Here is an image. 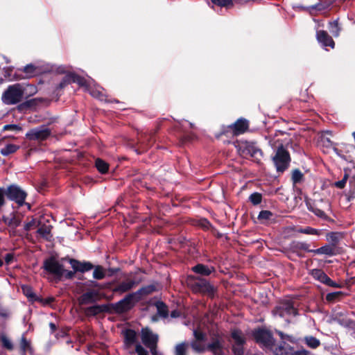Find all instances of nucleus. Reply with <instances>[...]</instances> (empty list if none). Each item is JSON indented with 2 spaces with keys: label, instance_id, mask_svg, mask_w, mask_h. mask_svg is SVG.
Instances as JSON below:
<instances>
[{
  "label": "nucleus",
  "instance_id": "obj_19",
  "mask_svg": "<svg viewBox=\"0 0 355 355\" xmlns=\"http://www.w3.org/2000/svg\"><path fill=\"white\" fill-rule=\"evenodd\" d=\"M136 285V282L132 279H126L118 284L114 289V292L120 294L125 293L132 289Z\"/></svg>",
  "mask_w": 355,
  "mask_h": 355
},
{
  "label": "nucleus",
  "instance_id": "obj_52",
  "mask_svg": "<svg viewBox=\"0 0 355 355\" xmlns=\"http://www.w3.org/2000/svg\"><path fill=\"white\" fill-rule=\"evenodd\" d=\"M277 333L279 334V336L281 337L282 339H287V340H290L292 343L295 342V340H294V338L292 336H288V335H286V334H284L283 332H282L280 331H277Z\"/></svg>",
  "mask_w": 355,
  "mask_h": 355
},
{
  "label": "nucleus",
  "instance_id": "obj_47",
  "mask_svg": "<svg viewBox=\"0 0 355 355\" xmlns=\"http://www.w3.org/2000/svg\"><path fill=\"white\" fill-rule=\"evenodd\" d=\"M135 350L138 355H148V352L140 345H136Z\"/></svg>",
  "mask_w": 355,
  "mask_h": 355
},
{
  "label": "nucleus",
  "instance_id": "obj_8",
  "mask_svg": "<svg viewBox=\"0 0 355 355\" xmlns=\"http://www.w3.org/2000/svg\"><path fill=\"white\" fill-rule=\"evenodd\" d=\"M239 152L243 156H248L259 159L261 156V151L254 144L248 142L239 145Z\"/></svg>",
  "mask_w": 355,
  "mask_h": 355
},
{
  "label": "nucleus",
  "instance_id": "obj_30",
  "mask_svg": "<svg viewBox=\"0 0 355 355\" xmlns=\"http://www.w3.org/2000/svg\"><path fill=\"white\" fill-rule=\"evenodd\" d=\"M124 337L127 344H132L136 338V333L133 330L128 329L124 332Z\"/></svg>",
  "mask_w": 355,
  "mask_h": 355
},
{
  "label": "nucleus",
  "instance_id": "obj_34",
  "mask_svg": "<svg viewBox=\"0 0 355 355\" xmlns=\"http://www.w3.org/2000/svg\"><path fill=\"white\" fill-rule=\"evenodd\" d=\"M93 277L96 279H102L105 277V270L101 266H97L95 268L93 272Z\"/></svg>",
  "mask_w": 355,
  "mask_h": 355
},
{
  "label": "nucleus",
  "instance_id": "obj_25",
  "mask_svg": "<svg viewBox=\"0 0 355 355\" xmlns=\"http://www.w3.org/2000/svg\"><path fill=\"white\" fill-rule=\"evenodd\" d=\"M51 226L49 225H41L37 230V233L42 238L49 240L51 237Z\"/></svg>",
  "mask_w": 355,
  "mask_h": 355
},
{
  "label": "nucleus",
  "instance_id": "obj_18",
  "mask_svg": "<svg viewBox=\"0 0 355 355\" xmlns=\"http://www.w3.org/2000/svg\"><path fill=\"white\" fill-rule=\"evenodd\" d=\"M235 135H240L245 132L248 128V121L245 119H239L231 126Z\"/></svg>",
  "mask_w": 355,
  "mask_h": 355
},
{
  "label": "nucleus",
  "instance_id": "obj_23",
  "mask_svg": "<svg viewBox=\"0 0 355 355\" xmlns=\"http://www.w3.org/2000/svg\"><path fill=\"white\" fill-rule=\"evenodd\" d=\"M98 294L96 291H89L84 293L81 296V303L82 304H88L92 303L96 300L97 298Z\"/></svg>",
  "mask_w": 355,
  "mask_h": 355
},
{
  "label": "nucleus",
  "instance_id": "obj_16",
  "mask_svg": "<svg viewBox=\"0 0 355 355\" xmlns=\"http://www.w3.org/2000/svg\"><path fill=\"white\" fill-rule=\"evenodd\" d=\"M69 261L74 272H84L90 270L93 268L92 265L89 262H80L73 259H69Z\"/></svg>",
  "mask_w": 355,
  "mask_h": 355
},
{
  "label": "nucleus",
  "instance_id": "obj_62",
  "mask_svg": "<svg viewBox=\"0 0 355 355\" xmlns=\"http://www.w3.org/2000/svg\"><path fill=\"white\" fill-rule=\"evenodd\" d=\"M73 274H74V272L68 271V272H67L66 275L67 277L71 278L73 276Z\"/></svg>",
  "mask_w": 355,
  "mask_h": 355
},
{
  "label": "nucleus",
  "instance_id": "obj_22",
  "mask_svg": "<svg viewBox=\"0 0 355 355\" xmlns=\"http://www.w3.org/2000/svg\"><path fill=\"white\" fill-rule=\"evenodd\" d=\"M343 239V235L340 233L338 232H331L327 234V240L328 242L334 246V248L336 245L339 243V241Z\"/></svg>",
  "mask_w": 355,
  "mask_h": 355
},
{
  "label": "nucleus",
  "instance_id": "obj_17",
  "mask_svg": "<svg viewBox=\"0 0 355 355\" xmlns=\"http://www.w3.org/2000/svg\"><path fill=\"white\" fill-rule=\"evenodd\" d=\"M194 336L196 339V341L193 342L191 344L192 348L198 352H203L205 350V347L202 346L198 341L204 340L205 338V334L200 329H198L193 331Z\"/></svg>",
  "mask_w": 355,
  "mask_h": 355
},
{
  "label": "nucleus",
  "instance_id": "obj_55",
  "mask_svg": "<svg viewBox=\"0 0 355 355\" xmlns=\"http://www.w3.org/2000/svg\"><path fill=\"white\" fill-rule=\"evenodd\" d=\"M322 282L328 286H330L332 283V280L325 274Z\"/></svg>",
  "mask_w": 355,
  "mask_h": 355
},
{
  "label": "nucleus",
  "instance_id": "obj_37",
  "mask_svg": "<svg viewBox=\"0 0 355 355\" xmlns=\"http://www.w3.org/2000/svg\"><path fill=\"white\" fill-rule=\"evenodd\" d=\"M73 79V73H68L67 74L61 81V83L59 84V87L60 89H62L64 87L67 85L72 83Z\"/></svg>",
  "mask_w": 355,
  "mask_h": 355
},
{
  "label": "nucleus",
  "instance_id": "obj_38",
  "mask_svg": "<svg viewBox=\"0 0 355 355\" xmlns=\"http://www.w3.org/2000/svg\"><path fill=\"white\" fill-rule=\"evenodd\" d=\"M311 274L315 279L319 280L321 282H322L323 278L325 275V273L323 271L318 269L313 270Z\"/></svg>",
  "mask_w": 355,
  "mask_h": 355
},
{
  "label": "nucleus",
  "instance_id": "obj_39",
  "mask_svg": "<svg viewBox=\"0 0 355 355\" xmlns=\"http://www.w3.org/2000/svg\"><path fill=\"white\" fill-rule=\"evenodd\" d=\"M250 200L254 205H258L261 202V195L259 193H254L250 196Z\"/></svg>",
  "mask_w": 355,
  "mask_h": 355
},
{
  "label": "nucleus",
  "instance_id": "obj_5",
  "mask_svg": "<svg viewBox=\"0 0 355 355\" xmlns=\"http://www.w3.org/2000/svg\"><path fill=\"white\" fill-rule=\"evenodd\" d=\"M158 337L156 334H154L148 329H143L141 331V340L143 343L150 348L153 355H156V344L157 342Z\"/></svg>",
  "mask_w": 355,
  "mask_h": 355
},
{
  "label": "nucleus",
  "instance_id": "obj_28",
  "mask_svg": "<svg viewBox=\"0 0 355 355\" xmlns=\"http://www.w3.org/2000/svg\"><path fill=\"white\" fill-rule=\"evenodd\" d=\"M304 340L306 344L313 349L317 348L320 344V340L313 336H306L304 338Z\"/></svg>",
  "mask_w": 355,
  "mask_h": 355
},
{
  "label": "nucleus",
  "instance_id": "obj_44",
  "mask_svg": "<svg viewBox=\"0 0 355 355\" xmlns=\"http://www.w3.org/2000/svg\"><path fill=\"white\" fill-rule=\"evenodd\" d=\"M1 340L2 342V344L3 347H6L7 349H11L12 348V345L10 340L6 336H2L1 338Z\"/></svg>",
  "mask_w": 355,
  "mask_h": 355
},
{
  "label": "nucleus",
  "instance_id": "obj_43",
  "mask_svg": "<svg viewBox=\"0 0 355 355\" xmlns=\"http://www.w3.org/2000/svg\"><path fill=\"white\" fill-rule=\"evenodd\" d=\"M309 209L313 211L318 217L325 218L327 217L326 214L320 209L311 207Z\"/></svg>",
  "mask_w": 355,
  "mask_h": 355
},
{
  "label": "nucleus",
  "instance_id": "obj_9",
  "mask_svg": "<svg viewBox=\"0 0 355 355\" xmlns=\"http://www.w3.org/2000/svg\"><path fill=\"white\" fill-rule=\"evenodd\" d=\"M44 267L46 270L59 277L65 272L62 265L53 257L45 261Z\"/></svg>",
  "mask_w": 355,
  "mask_h": 355
},
{
  "label": "nucleus",
  "instance_id": "obj_35",
  "mask_svg": "<svg viewBox=\"0 0 355 355\" xmlns=\"http://www.w3.org/2000/svg\"><path fill=\"white\" fill-rule=\"evenodd\" d=\"M272 216V212H270V211L264 210V211H261L259 213L258 218L259 220H262L263 222H266L267 220H270Z\"/></svg>",
  "mask_w": 355,
  "mask_h": 355
},
{
  "label": "nucleus",
  "instance_id": "obj_33",
  "mask_svg": "<svg viewBox=\"0 0 355 355\" xmlns=\"http://www.w3.org/2000/svg\"><path fill=\"white\" fill-rule=\"evenodd\" d=\"M298 232L306 234H312V235H318L320 234V231L310 227H307L305 228H300L297 230Z\"/></svg>",
  "mask_w": 355,
  "mask_h": 355
},
{
  "label": "nucleus",
  "instance_id": "obj_20",
  "mask_svg": "<svg viewBox=\"0 0 355 355\" xmlns=\"http://www.w3.org/2000/svg\"><path fill=\"white\" fill-rule=\"evenodd\" d=\"M192 270L196 273L203 275V276H208L212 272L214 271V268L213 267H209V266H205L203 264H198V265L195 266L194 267H193Z\"/></svg>",
  "mask_w": 355,
  "mask_h": 355
},
{
  "label": "nucleus",
  "instance_id": "obj_64",
  "mask_svg": "<svg viewBox=\"0 0 355 355\" xmlns=\"http://www.w3.org/2000/svg\"><path fill=\"white\" fill-rule=\"evenodd\" d=\"M208 225H209V223H208L206 220H204L202 221V225H203L204 227H207L208 226Z\"/></svg>",
  "mask_w": 355,
  "mask_h": 355
},
{
  "label": "nucleus",
  "instance_id": "obj_24",
  "mask_svg": "<svg viewBox=\"0 0 355 355\" xmlns=\"http://www.w3.org/2000/svg\"><path fill=\"white\" fill-rule=\"evenodd\" d=\"M106 310L105 306L94 305L85 309V313L87 315H95Z\"/></svg>",
  "mask_w": 355,
  "mask_h": 355
},
{
  "label": "nucleus",
  "instance_id": "obj_1",
  "mask_svg": "<svg viewBox=\"0 0 355 355\" xmlns=\"http://www.w3.org/2000/svg\"><path fill=\"white\" fill-rule=\"evenodd\" d=\"M36 87L32 85L14 84L10 85L2 96V101L7 105H14L36 93Z\"/></svg>",
  "mask_w": 355,
  "mask_h": 355
},
{
  "label": "nucleus",
  "instance_id": "obj_54",
  "mask_svg": "<svg viewBox=\"0 0 355 355\" xmlns=\"http://www.w3.org/2000/svg\"><path fill=\"white\" fill-rule=\"evenodd\" d=\"M322 282L328 286H330L332 283V280L325 274Z\"/></svg>",
  "mask_w": 355,
  "mask_h": 355
},
{
  "label": "nucleus",
  "instance_id": "obj_12",
  "mask_svg": "<svg viewBox=\"0 0 355 355\" xmlns=\"http://www.w3.org/2000/svg\"><path fill=\"white\" fill-rule=\"evenodd\" d=\"M2 220L8 227L10 234L12 236L15 235V229L19 225L21 220L15 215H12L10 216H3Z\"/></svg>",
  "mask_w": 355,
  "mask_h": 355
},
{
  "label": "nucleus",
  "instance_id": "obj_53",
  "mask_svg": "<svg viewBox=\"0 0 355 355\" xmlns=\"http://www.w3.org/2000/svg\"><path fill=\"white\" fill-rule=\"evenodd\" d=\"M340 295V293L339 292H335V293H329L327 295V300L328 301H331L333 300L334 298H336V297H338V295Z\"/></svg>",
  "mask_w": 355,
  "mask_h": 355
},
{
  "label": "nucleus",
  "instance_id": "obj_4",
  "mask_svg": "<svg viewBox=\"0 0 355 355\" xmlns=\"http://www.w3.org/2000/svg\"><path fill=\"white\" fill-rule=\"evenodd\" d=\"M272 160L277 171L283 172L288 166L290 155L288 151L282 146L277 148Z\"/></svg>",
  "mask_w": 355,
  "mask_h": 355
},
{
  "label": "nucleus",
  "instance_id": "obj_48",
  "mask_svg": "<svg viewBox=\"0 0 355 355\" xmlns=\"http://www.w3.org/2000/svg\"><path fill=\"white\" fill-rule=\"evenodd\" d=\"M348 178V175H345L344 178H343V180H340V181H338L335 183V185L336 187H337L338 188H340V189H343L345 184H346V181H347V179Z\"/></svg>",
  "mask_w": 355,
  "mask_h": 355
},
{
  "label": "nucleus",
  "instance_id": "obj_56",
  "mask_svg": "<svg viewBox=\"0 0 355 355\" xmlns=\"http://www.w3.org/2000/svg\"><path fill=\"white\" fill-rule=\"evenodd\" d=\"M322 282L328 286H330L332 283V280L325 274Z\"/></svg>",
  "mask_w": 355,
  "mask_h": 355
},
{
  "label": "nucleus",
  "instance_id": "obj_61",
  "mask_svg": "<svg viewBox=\"0 0 355 355\" xmlns=\"http://www.w3.org/2000/svg\"><path fill=\"white\" fill-rule=\"evenodd\" d=\"M90 94H91L93 96H94V97H96V98H98V97L100 96V95H101V92H100L99 91H96V92H92V91H91V92H90Z\"/></svg>",
  "mask_w": 355,
  "mask_h": 355
},
{
  "label": "nucleus",
  "instance_id": "obj_7",
  "mask_svg": "<svg viewBox=\"0 0 355 355\" xmlns=\"http://www.w3.org/2000/svg\"><path fill=\"white\" fill-rule=\"evenodd\" d=\"M6 194L9 199L15 201L19 206L24 203L26 196V193L17 186L9 187Z\"/></svg>",
  "mask_w": 355,
  "mask_h": 355
},
{
  "label": "nucleus",
  "instance_id": "obj_21",
  "mask_svg": "<svg viewBox=\"0 0 355 355\" xmlns=\"http://www.w3.org/2000/svg\"><path fill=\"white\" fill-rule=\"evenodd\" d=\"M315 254H326L329 256H332L336 254V248L331 245H326L316 250H310Z\"/></svg>",
  "mask_w": 355,
  "mask_h": 355
},
{
  "label": "nucleus",
  "instance_id": "obj_45",
  "mask_svg": "<svg viewBox=\"0 0 355 355\" xmlns=\"http://www.w3.org/2000/svg\"><path fill=\"white\" fill-rule=\"evenodd\" d=\"M4 130H12V131H19L21 130V128L15 124H9L6 125L3 127Z\"/></svg>",
  "mask_w": 355,
  "mask_h": 355
},
{
  "label": "nucleus",
  "instance_id": "obj_14",
  "mask_svg": "<svg viewBox=\"0 0 355 355\" xmlns=\"http://www.w3.org/2000/svg\"><path fill=\"white\" fill-rule=\"evenodd\" d=\"M23 71L26 73L24 78H30L43 73L44 70L38 64H30L24 67Z\"/></svg>",
  "mask_w": 355,
  "mask_h": 355
},
{
  "label": "nucleus",
  "instance_id": "obj_10",
  "mask_svg": "<svg viewBox=\"0 0 355 355\" xmlns=\"http://www.w3.org/2000/svg\"><path fill=\"white\" fill-rule=\"evenodd\" d=\"M275 315H279L280 317H284L286 315H297V311L294 308L293 304L290 301H286L282 303L279 306L275 311Z\"/></svg>",
  "mask_w": 355,
  "mask_h": 355
},
{
  "label": "nucleus",
  "instance_id": "obj_49",
  "mask_svg": "<svg viewBox=\"0 0 355 355\" xmlns=\"http://www.w3.org/2000/svg\"><path fill=\"white\" fill-rule=\"evenodd\" d=\"M22 290H23L24 293L27 297H31V298L34 297V294H33L32 290L28 286H23Z\"/></svg>",
  "mask_w": 355,
  "mask_h": 355
},
{
  "label": "nucleus",
  "instance_id": "obj_46",
  "mask_svg": "<svg viewBox=\"0 0 355 355\" xmlns=\"http://www.w3.org/2000/svg\"><path fill=\"white\" fill-rule=\"evenodd\" d=\"M72 83H77L78 85L83 86L85 84V80L83 78L73 73Z\"/></svg>",
  "mask_w": 355,
  "mask_h": 355
},
{
  "label": "nucleus",
  "instance_id": "obj_42",
  "mask_svg": "<svg viewBox=\"0 0 355 355\" xmlns=\"http://www.w3.org/2000/svg\"><path fill=\"white\" fill-rule=\"evenodd\" d=\"M302 173L299 170H295L293 172L292 179L295 183L299 182L302 178Z\"/></svg>",
  "mask_w": 355,
  "mask_h": 355
},
{
  "label": "nucleus",
  "instance_id": "obj_27",
  "mask_svg": "<svg viewBox=\"0 0 355 355\" xmlns=\"http://www.w3.org/2000/svg\"><path fill=\"white\" fill-rule=\"evenodd\" d=\"M95 166L98 171L101 173H105L107 171L108 164L101 159H96Z\"/></svg>",
  "mask_w": 355,
  "mask_h": 355
},
{
  "label": "nucleus",
  "instance_id": "obj_29",
  "mask_svg": "<svg viewBox=\"0 0 355 355\" xmlns=\"http://www.w3.org/2000/svg\"><path fill=\"white\" fill-rule=\"evenodd\" d=\"M18 149V146L14 144H8L3 147L0 152L4 156H8L11 153H15Z\"/></svg>",
  "mask_w": 355,
  "mask_h": 355
},
{
  "label": "nucleus",
  "instance_id": "obj_13",
  "mask_svg": "<svg viewBox=\"0 0 355 355\" xmlns=\"http://www.w3.org/2000/svg\"><path fill=\"white\" fill-rule=\"evenodd\" d=\"M207 349L211 352L214 355H224V345L221 338H215L209 344Z\"/></svg>",
  "mask_w": 355,
  "mask_h": 355
},
{
  "label": "nucleus",
  "instance_id": "obj_31",
  "mask_svg": "<svg viewBox=\"0 0 355 355\" xmlns=\"http://www.w3.org/2000/svg\"><path fill=\"white\" fill-rule=\"evenodd\" d=\"M188 347V344L184 343L177 345L175 349V354L187 355Z\"/></svg>",
  "mask_w": 355,
  "mask_h": 355
},
{
  "label": "nucleus",
  "instance_id": "obj_3",
  "mask_svg": "<svg viewBox=\"0 0 355 355\" xmlns=\"http://www.w3.org/2000/svg\"><path fill=\"white\" fill-rule=\"evenodd\" d=\"M154 290L155 288L153 286H148L142 288L137 293L129 294L125 298H123L122 300L119 301L117 303V309L121 311L130 309L138 295H147L152 293Z\"/></svg>",
  "mask_w": 355,
  "mask_h": 355
},
{
  "label": "nucleus",
  "instance_id": "obj_50",
  "mask_svg": "<svg viewBox=\"0 0 355 355\" xmlns=\"http://www.w3.org/2000/svg\"><path fill=\"white\" fill-rule=\"evenodd\" d=\"M20 346L22 350L26 352L29 348V343L24 338H22L21 340Z\"/></svg>",
  "mask_w": 355,
  "mask_h": 355
},
{
  "label": "nucleus",
  "instance_id": "obj_63",
  "mask_svg": "<svg viewBox=\"0 0 355 355\" xmlns=\"http://www.w3.org/2000/svg\"><path fill=\"white\" fill-rule=\"evenodd\" d=\"M50 327H51V330H52L53 331H55V328H56V327H55V325L53 323H50Z\"/></svg>",
  "mask_w": 355,
  "mask_h": 355
},
{
  "label": "nucleus",
  "instance_id": "obj_60",
  "mask_svg": "<svg viewBox=\"0 0 355 355\" xmlns=\"http://www.w3.org/2000/svg\"><path fill=\"white\" fill-rule=\"evenodd\" d=\"M180 315V312L178 311H173L171 312V315L172 318H178Z\"/></svg>",
  "mask_w": 355,
  "mask_h": 355
},
{
  "label": "nucleus",
  "instance_id": "obj_40",
  "mask_svg": "<svg viewBox=\"0 0 355 355\" xmlns=\"http://www.w3.org/2000/svg\"><path fill=\"white\" fill-rule=\"evenodd\" d=\"M211 1L213 3L220 6L227 7L229 6L233 5L232 0H211Z\"/></svg>",
  "mask_w": 355,
  "mask_h": 355
},
{
  "label": "nucleus",
  "instance_id": "obj_11",
  "mask_svg": "<svg viewBox=\"0 0 355 355\" xmlns=\"http://www.w3.org/2000/svg\"><path fill=\"white\" fill-rule=\"evenodd\" d=\"M193 290L195 292L206 293L212 294L214 288L206 280L199 279H196L192 286Z\"/></svg>",
  "mask_w": 355,
  "mask_h": 355
},
{
  "label": "nucleus",
  "instance_id": "obj_41",
  "mask_svg": "<svg viewBox=\"0 0 355 355\" xmlns=\"http://www.w3.org/2000/svg\"><path fill=\"white\" fill-rule=\"evenodd\" d=\"M243 344H233L232 350L235 355H243Z\"/></svg>",
  "mask_w": 355,
  "mask_h": 355
},
{
  "label": "nucleus",
  "instance_id": "obj_32",
  "mask_svg": "<svg viewBox=\"0 0 355 355\" xmlns=\"http://www.w3.org/2000/svg\"><path fill=\"white\" fill-rule=\"evenodd\" d=\"M157 313L159 315L162 317H166L168 314V311L166 306L162 302H157L155 304Z\"/></svg>",
  "mask_w": 355,
  "mask_h": 355
},
{
  "label": "nucleus",
  "instance_id": "obj_51",
  "mask_svg": "<svg viewBox=\"0 0 355 355\" xmlns=\"http://www.w3.org/2000/svg\"><path fill=\"white\" fill-rule=\"evenodd\" d=\"M35 226H36V220L35 219H32L30 222L25 225L24 229L26 231H28Z\"/></svg>",
  "mask_w": 355,
  "mask_h": 355
},
{
  "label": "nucleus",
  "instance_id": "obj_2",
  "mask_svg": "<svg viewBox=\"0 0 355 355\" xmlns=\"http://www.w3.org/2000/svg\"><path fill=\"white\" fill-rule=\"evenodd\" d=\"M254 336L258 343H261L266 348L272 350L275 355H286V349L282 345L275 348L274 339L269 331L258 329L254 332Z\"/></svg>",
  "mask_w": 355,
  "mask_h": 355
},
{
  "label": "nucleus",
  "instance_id": "obj_26",
  "mask_svg": "<svg viewBox=\"0 0 355 355\" xmlns=\"http://www.w3.org/2000/svg\"><path fill=\"white\" fill-rule=\"evenodd\" d=\"M232 338L234 344H244L245 338L243 334L239 330H234L232 332Z\"/></svg>",
  "mask_w": 355,
  "mask_h": 355
},
{
  "label": "nucleus",
  "instance_id": "obj_15",
  "mask_svg": "<svg viewBox=\"0 0 355 355\" xmlns=\"http://www.w3.org/2000/svg\"><path fill=\"white\" fill-rule=\"evenodd\" d=\"M316 37L318 42L322 44L324 46L334 48V42L326 31H317Z\"/></svg>",
  "mask_w": 355,
  "mask_h": 355
},
{
  "label": "nucleus",
  "instance_id": "obj_59",
  "mask_svg": "<svg viewBox=\"0 0 355 355\" xmlns=\"http://www.w3.org/2000/svg\"><path fill=\"white\" fill-rule=\"evenodd\" d=\"M13 259V255L11 254H7L5 257V261L7 264H9L12 262Z\"/></svg>",
  "mask_w": 355,
  "mask_h": 355
},
{
  "label": "nucleus",
  "instance_id": "obj_6",
  "mask_svg": "<svg viewBox=\"0 0 355 355\" xmlns=\"http://www.w3.org/2000/svg\"><path fill=\"white\" fill-rule=\"evenodd\" d=\"M51 135V130L46 126H41L29 130L26 137L30 140L43 141L47 139Z\"/></svg>",
  "mask_w": 355,
  "mask_h": 355
},
{
  "label": "nucleus",
  "instance_id": "obj_58",
  "mask_svg": "<svg viewBox=\"0 0 355 355\" xmlns=\"http://www.w3.org/2000/svg\"><path fill=\"white\" fill-rule=\"evenodd\" d=\"M309 352L305 349H301L296 351L293 353V355H309Z\"/></svg>",
  "mask_w": 355,
  "mask_h": 355
},
{
  "label": "nucleus",
  "instance_id": "obj_57",
  "mask_svg": "<svg viewBox=\"0 0 355 355\" xmlns=\"http://www.w3.org/2000/svg\"><path fill=\"white\" fill-rule=\"evenodd\" d=\"M4 190L3 189H0V206H2L4 203Z\"/></svg>",
  "mask_w": 355,
  "mask_h": 355
},
{
  "label": "nucleus",
  "instance_id": "obj_36",
  "mask_svg": "<svg viewBox=\"0 0 355 355\" xmlns=\"http://www.w3.org/2000/svg\"><path fill=\"white\" fill-rule=\"evenodd\" d=\"M329 31L334 37H338L339 35L340 28L337 21L329 23Z\"/></svg>",
  "mask_w": 355,
  "mask_h": 355
}]
</instances>
